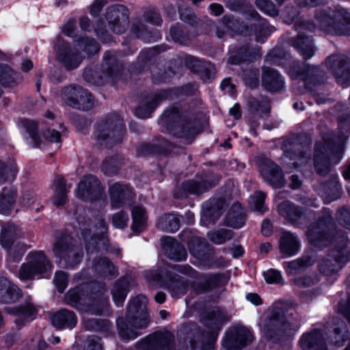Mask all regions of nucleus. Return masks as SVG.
I'll return each instance as SVG.
<instances>
[{"instance_id": "1", "label": "nucleus", "mask_w": 350, "mask_h": 350, "mask_svg": "<svg viewBox=\"0 0 350 350\" xmlns=\"http://www.w3.org/2000/svg\"><path fill=\"white\" fill-rule=\"evenodd\" d=\"M306 234L314 247L323 248L334 245L329 258L322 259L319 263V271L323 274L334 275L350 260V241L345 231L334 226L329 211H325L317 223L309 227Z\"/></svg>"}, {"instance_id": "2", "label": "nucleus", "mask_w": 350, "mask_h": 350, "mask_svg": "<svg viewBox=\"0 0 350 350\" xmlns=\"http://www.w3.org/2000/svg\"><path fill=\"white\" fill-rule=\"evenodd\" d=\"M105 291L104 284L92 283L69 290L64 301L81 312L100 315L109 305L108 298L104 296Z\"/></svg>"}, {"instance_id": "3", "label": "nucleus", "mask_w": 350, "mask_h": 350, "mask_svg": "<svg viewBox=\"0 0 350 350\" xmlns=\"http://www.w3.org/2000/svg\"><path fill=\"white\" fill-rule=\"evenodd\" d=\"M295 28L299 34L290 40L291 44L306 60L311 58L315 53L312 37L306 35L308 31L318 29L325 34L350 36V23H295Z\"/></svg>"}, {"instance_id": "4", "label": "nucleus", "mask_w": 350, "mask_h": 350, "mask_svg": "<svg viewBox=\"0 0 350 350\" xmlns=\"http://www.w3.org/2000/svg\"><path fill=\"white\" fill-rule=\"evenodd\" d=\"M159 124L174 137L191 144L198 133L196 115L191 112L181 113L176 106L167 108L162 113Z\"/></svg>"}, {"instance_id": "5", "label": "nucleus", "mask_w": 350, "mask_h": 350, "mask_svg": "<svg viewBox=\"0 0 350 350\" xmlns=\"http://www.w3.org/2000/svg\"><path fill=\"white\" fill-rule=\"evenodd\" d=\"M261 331L269 339L295 332L300 327L299 319L291 323L287 321L282 308L273 306L258 323Z\"/></svg>"}, {"instance_id": "6", "label": "nucleus", "mask_w": 350, "mask_h": 350, "mask_svg": "<svg viewBox=\"0 0 350 350\" xmlns=\"http://www.w3.org/2000/svg\"><path fill=\"white\" fill-rule=\"evenodd\" d=\"M344 152L345 146L342 144L332 145L326 140L316 142L313 162L317 174L321 176H325L332 173V167L329 154L332 155L334 163L338 164L341 161Z\"/></svg>"}, {"instance_id": "7", "label": "nucleus", "mask_w": 350, "mask_h": 350, "mask_svg": "<svg viewBox=\"0 0 350 350\" xmlns=\"http://www.w3.org/2000/svg\"><path fill=\"white\" fill-rule=\"evenodd\" d=\"M56 262L64 268H73L81 263L83 257V248L68 234L57 237L53 245Z\"/></svg>"}, {"instance_id": "8", "label": "nucleus", "mask_w": 350, "mask_h": 350, "mask_svg": "<svg viewBox=\"0 0 350 350\" xmlns=\"http://www.w3.org/2000/svg\"><path fill=\"white\" fill-rule=\"evenodd\" d=\"M125 131L122 118L118 115H112L98 124L95 139L100 146L112 148L122 142Z\"/></svg>"}, {"instance_id": "9", "label": "nucleus", "mask_w": 350, "mask_h": 350, "mask_svg": "<svg viewBox=\"0 0 350 350\" xmlns=\"http://www.w3.org/2000/svg\"><path fill=\"white\" fill-rule=\"evenodd\" d=\"M123 69L122 64L116 58L115 55L107 52L104 55L102 74L97 69L86 68L83 71L84 79L93 85H101L108 78L115 79Z\"/></svg>"}, {"instance_id": "10", "label": "nucleus", "mask_w": 350, "mask_h": 350, "mask_svg": "<svg viewBox=\"0 0 350 350\" xmlns=\"http://www.w3.org/2000/svg\"><path fill=\"white\" fill-rule=\"evenodd\" d=\"M51 267L42 251H33L27 256L26 262L21 265L18 277L21 280H31L36 275L46 273Z\"/></svg>"}, {"instance_id": "11", "label": "nucleus", "mask_w": 350, "mask_h": 350, "mask_svg": "<svg viewBox=\"0 0 350 350\" xmlns=\"http://www.w3.org/2000/svg\"><path fill=\"white\" fill-rule=\"evenodd\" d=\"M288 74L293 79L301 78L306 88L311 92L321 85L325 79V73L319 67L312 65L301 66L295 62L289 66Z\"/></svg>"}, {"instance_id": "12", "label": "nucleus", "mask_w": 350, "mask_h": 350, "mask_svg": "<svg viewBox=\"0 0 350 350\" xmlns=\"http://www.w3.org/2000/svg\"><path fill=\"white\" fill-rule=\"evenodd\" d=\"M103 189L99 179L92 174H88L83 176L78 183L76 196L82 200L92 201L100 198Z\"/></svg>"}, {"instance_id": "13", "label": "nucleus", "mask_w": 350, "mask_h": 350, "mask_svg": "<svg viewBox=\"0 0 350 350\" xmlns=\"http://www.w3.org/2000/svg\"><path fill=\"white\" fill-rule=\"evenodd\" d=\"M57 48V58L68 70H71L79 67L82 62L77 49H72L70 44L57 38L55 41Z\"/></svg>"}, {"instance_id": "14", "label": "nucleus", "mask_w": 350, "mask_h": 350, "mask_svg": "<svg viewBox=\"0 0 350 350\" xmlns=\"http://www.w3.org/2000/svg\"><path fill=\"white\" fill-rule=\"evenodd\" d=\"M252 341L251 332L245 327L238 326L229 329L223 340V347L227 350H239Z\"/></svg>"}, {"instance_id": "15", "label": "nucleus", "mask_w": 350, "mask_h": 350, "mask_svg": "<svg viewBox=\"0 0 350 350\" xmlns=\"http://www.w3.org/2000/svg\"><path fill=\"white\" fill-rule=\"evenodd\" d=\"M147 303L145 296L139 295L133 298L127 306L126 319L139 322V327H147L150 323Z\"/></svg>"}, {"instance_id": "16", "label": "nucleus", "mask_w": 350, "mask_h": 350, "mask_svg": "<svg viewBox=\"0 0 350 350\" xmlns=\"http://www.w3.org/2000/svg\"><path fill=\"white\" fill-rule=\"evenodd\" d=\"M325 66L338 83L345 84L350 80V63L342 54H333L325 60Z\"/></svg>"}, {"instance_id": "17", "label": "nucleus", "mask_w": 350, "mask_h": 350, "mask_svg": "<svg viewBox=\"0 0 350 350\" xmlns=\"http://www.w3.org/2000/svg\"><path fill=\"white\" fill-rule=\"evenodd\" d=\"M264 180L273 187L281 188L284 185V176L280 167L268 158H262L259 164Z\"/></svg>"}, {"instance_id": "18", "label": "nucleus", "mask_w": 350, "mask_h": 350, "mask_svg": "<svg viewBox=\"0 0 350 350\" xmlns=\"http://www.w3.org/2000/svg\"><path fill=\"white\" fill-rule=\"evenodd\" d=\"M109 194L113 208L130 206L133 200V193L127 185L114 183L109 187Z\"/></svg>"}, {"instance_id": "19", "label": "nucleus", "mask_w": 350, "mask_h": 350, "mask_svg": "<svg viewBox=\"0 0 350 350\" xmlns=\"http://www.w3.org/2000/svg\"><path fill=\"white\" fill-rule=\"evenodd\" d=\"M169 96L168 92L162 90L146 96L135 109V115L142 119L148 118L156 107Z\"/></svg>"}, {"instance_id": "20", "label": "nucleus", "mask_w": 350, "mask_h": 350, "mask_svg": "<svg viewBox=\"0 0 350 350\" xmlns=\"http://www.w3.org/2000/svg\"><path fill=\"white\" fill-rule=\"evenodd\" d=\"M167 279L164 281V288H166L174 299H178L185 295L191 287L190 282L182 276L165 271Z\"/></svg>"}, {"instance_id": "21", "label": "nucleus", "mask_w": 350, "mask_h": 350, "mask_svg": "<svg viewBox=\"0 0 350 350\" xmlns=\"http://www.w3.org/2000/svg\"><path fill=\"white\" fill-rule=\"evenodd\" d=\"M212 187L206 180H189L182 183L174 191V197L177 199L187 198L189 195H199Z\"/></svg>"}, {"instance_id": "22", "label": "nucleus", "mask_w": 350, "mask_h": 350, "mask_svg": "<svg viewBox=\"0 0 350 350\" xmlns=\"http://www.w3.org/2000/svg\"><path fill=\"white\" fill-rule=\"evenodd\" d=\"M299 345L301 350H328L323 334L318 329L304 333Z\"/></svg>"}, {"instance_id": "23", "label": "nucleus", "mask_w": 350, "mask_h": 350, "mask_svg": "<svg viewBox=\"0 0 350 350\" xmlns=\"http://www.w3.org/2000/svg\"><path fill=\"white\" fill-rule=\"evenodd\" d=\"M319 193L325 198L327 203H330L340 198L342 187L339 183L338 175L336 172L331 173L328 180L321 183Z\"/></svg>"}, {"instance_id": "24", "label": "nucleus", "mask_w": 350, "mask_h": 350, "mask_svg": "<svg viewBox=\"0 0 350 350\" xmlns=\"http://www.w3.org/2000/svg\"><path fill=\"white\" fill-rule=\"evenodd\" d=\"M239 31V33L242 36L254 35L256 42H264L275 31V27L269 23H245L241 25V29Z\"/></svg>"}, {"instance_id": "25", "label": "nucleus", "mask_w": 350, "mask_h": 350, "mask_svg": "<svg viewBox=\"0 0 350 350\" xmlns=\"http://www.w3.org/2000/svg\"><path fill=\"white\" fill-rule=\"evenodd\" d=\"M261 83L263 88L271 92H279L285 85L283 77L276 70L265 66L262 68Z\"/></svg>"}, {"instance_id": "26", "label": "nucleus", "mask_w": 350, "mask_h": 350, "mask_svg": "<svg viewBox=\"0 0 350 350\" xmlns=\"http://www.w3.org/2000/svg\"><path fill=\"white\" fill-rule=\"evenodd\" d=\"M23 297V292L15 284L5 277H0V303L13 304Z\"/></svg>"}, {"instance_id": "27", "label": "nucleus", "mask_w": 350, "mask_h": 350, "mask_svg": "<svg viewBox=\"0 0 350 350\" xmlns=\"http://www.w3.org/2000/svg\"><path fill=\"white\" fill-rule=\"evenodd\" d=\"M116 323L118 335L124 340L135 339L142 334L141 330L146 328L139 327V322L126 319V317L118 318Z\"/></svg>"}, {"instance_id": "28", "label": "nucleus", "mask_w": 350, "mask_h": 350, "mask_svg": "<svg viewBox=\"0 0 350 350\" xmlns=\"http://www.w3.org/2000/svg\"><path fill=\"white\" fill-rule=\"evenodd\" d=\"M328 326L333 329L329 336L330 342L337 347H342L349 338V330L346 323L338 317H332Z\"/></svg>"}, {"instance_id": "29", "label": "nucleus", "mask_w": 350, "mask_h": 350, "mask_svg": "<svg viewBox=\"0 0 350 350\" xmlns=\"http://www.w3.org/2000/svg\"><path fill=\"white\" fill-rule=\"evenodd\" d=\"M161 244L165 255L175 261L185 260L187 257L186 249L171 237L161 238Z\"/></svg>"}, {"instance_id": "30", "label": "nucleus", "mask_w": 350, "mask_h": 350, "mask_svg": "<svg viewBox=\"0 0 350 350\" xmlns=\"http://www.w3.org/2000/svg\"><path fill=\"white\" fill-rule=\"evenodd\" d=\"M261 48L258 46L251 48L248 44H243L232 52L228 58L231 64H239L242 62L252 61L256 57L261 56Z\"/></svg>"}, {"instance_id": "31", "label": "nucleus", "mask_w": 350, "mask_h": 350, "mask_svg": "<svg viewBox=\"0 0 350 350\" xmlns=\"http://www.w3.org/2000/svg\"><path fill=\"white\" fill-rule=\"evenodd\" d=\"M52 324L58 329H72L77 323L75 312L66 308L61 309L51 316Z\"/></svg>"}, {"instance_id": "32", "label": "nucleus", "mask_w": 350, "mask_h": 350, "mask_svg": "<svg viewBox=\"0 0 350 350\" xmlns=\"http://www.w3.org/2000/svg\"><path fill=\"white\" fill-rule=\"evenodd\" d=\"M92 269L96 275L102 278L116 277L118 275L117 268L107 257L95 258L92 262Z\"/></svg>"}, {"instance_id": "33", "label": "nucleus", "mask_w": 350, "mask_h": 350, "mask_svg": "<svg viewBox=\"0 0 350 350\" xmlns=\"http://www.w3.org/2000/svg\"><path fill=\"white\" fill-rule=\"evenodd\" d=\"M279 214L293 224H297L303 216L301 208L294 203L285 200L278 206Z\"/></svg>"}, {"instance_id": "34", "label": "nucleus", "mask_w": 350, "mask_h": 350, "mask_svg": "<svg viewBox=\"0 0 350 350\" xmlns=\"http://www.w3.org/2000/svg\"><path fill=\"white\" fill-rule=\"evenodd\" d=\"M17 199V190L13 187H5L0 192V213L9 215Z\"/></svg>"}, {"instance_id": "35", "label": "nucleus", "mask_w": 350, "mask_h": 350, "mask_svg": "<svg viewBox=\"0 0 350 350\" xmlns=\"http://www.w3.org/2000/svg\"><path fill=\"white\" fill-rule=\"evenodd\" d=\"M188 247L191 254L200 260H205L211 254L206 239L199 237H192L188 241Z\"/></svg>"}, {"instance_id": "36", "label": "nucleus", "mask_w": 350, "mask_h": 350, "mask_svg": "<svg viewBox=\"0 0 350 350\" xmlns=\"http://www.w3.org/2000/svg\"><path fill=\"white\" fill-rule=\"evenodd\" d=\"M300 242L297 237L290 232H284L280 241V250L287 256L295 255L299 250Z\"/></svg>"}, {"instance_id": "37", "label": "nucleus", "mask_w": 350, "mask_h": 350, "mask_svg": "<svg viewBox=\"0 0 350 350\" xmlns=\"http://www.w3.org/2000/svg\"><path fill=\"white\" fill-rule=\"evenodd\" d=\"M315 262L316 258L314 255H305L295 260L285 262L284 268L288 275H293L312 266Z\"/></svg>"}, {"instance_id": "38", "label": "nucleus", "mask_w": 350, "mask_h": 350, "mask_svg": "<svg viewBox=\"0 0 350 350\" xmlns=\"http://www.w3.org/2000/svg\"><path fill=\"white\" fill-rule=\"evenodd\" d=\"M130 279L123 277L116 281L111 289V295L114 303L118 307H121L129 291Z\"/></svg>"}, {"instance_id": "39", "label": "nucleus", "mask_w": 350, "mask_h": 350, "mask_svg": "<svg viewBox=\"0 0 350 350\" xmlns=\"http://www.w3.org/2000/svg\"><path fill=\"white\" fill-rule=\"evenodd\" d=\"M129 19V9L121 4H116L107 8L102 18L107 22H126Z\"/></svg>"}, {"instance_id": "40", "label": "nucleus", "mask_w": 350, "mask_h": 350, "mask_svg": "<svg viewBox=\"0 0 350 350\" xmlns=\"http://www.w3.org/2000/svg\"><path fill=\"white\" fill-rule=\"evenodd\" d=\"M226 5L232 11H241L243 7H245L243 11L245 19L254 21L260 20L259 14L252 5H247V0H228Z\"/></svg>"}, {"instance_id": "41", "label": "nucleus", "mask_w": 350, "mask_h": 350, "mask_svg": "<svg viewBox=\"0 0 350 350\" xmlns=\"http://www.w3.org/2000/svg\"><path fill=\"white\" fill-rule=\"evenodd\" d=\"M20 237V230L14 224L7 222L2 226L0 241L3 247H10Z\"/></svg>"}, {"instance_id": "42", "label": "nucleus", "mask_w": 350, "mask_h": 350, "mask_svg": "<svg viewBox=\"0 0 350 350\" xmlns=\"http://www.w3.org/2000/svg\"><path fill=\"white\" fill-rule=\"evenodd\" d=\"M317 19L319 22H328L329 21L350 22V12L342 8H338L335 12L331 9L323 10L317 14Z\"/></svg>"}, {"instance_id": "43", "label": "nucleus", "mask_w": 350, "mask_h": 350, "mask_svg": "<svg viewBox=\"0 0 350 350\" xmlns=\"http://www.w3.org/2000/svg\"><path fill=\"white\" fill-rule=\"evenodd\" d=\"M226 222L228 226L234 228H241L245 222V215L240 203L232 204L226 216Z\"/></svg>"}, {"instance_id": "44", "label": "nucleus", "mask_w": 350, "mask_h": 350, "mask_svg": "<svg viewBox=\"0 0 350 350\" xmlns=\"http://www.w3.org/2000/svg\"><path fill=\"white\" fill-rule=\"evenodd\" d=\"M54 197L53 204L56 206L64 205L66 202L67 193L69 192L70 186L66 187V180L62 176H57L54 180Z\"/></svg>"}, {"instance_id": "45", "label": "nucleus", "mask_w": 350, "mask_h": 350, "mask_svg": "<svg viewBox=\"0 0 350 350\" xmlns=\"http://www.w3.org/2000/svg\"><path fill=\"white\" fill-rule=\"evenodd\" d=\"M159 229L166 232H175L180 228V220L173 214H164L157 221Z\"/></svg>"}, {"instance_id": "46", "label": "nucleus", "mask_w": 350, "mask_h": 350, "mask_svg": "<svg viewBox=\"0 0 350 350\" xmlns=\"http://www.w3.org/2000/svg\"><path fill=\"white\" fill-rule=\"evenodd\" d=\"M215 31V34L218 38H223L225 36H234L235 35H241L239 33L241 29V25L245 23H211Z\"/></svg>"}, {"instance_id": "47", "label": "nucleus", "mask_w": 350, "mask_h": 350, "mask_svg": "<svg viewBox=\"0 0 350 350\" xmlns=\"http://www.w3.org/2000/svg\"><path fill=\"white\" fill-rule=\"evenodd\" d=\"M247 105L254 116L259 113L262 118L269 116L270 107L268 100L265 98L260 100L256 98L250 97L248 99Z\"/></svg>"}, {"instance_id": "48", "label": "nucleus", "mask_w": 350, "mask_h": 350, "mask_svg": "<svg viewBox=\"0 0 350 350\" xmlns=\"http://www.w3.org/2000/svg\"><path fill=\"white\" fill-rule=\"evenodd\" d=\"M83 325L90 331L100 332L105 334H109L111 329V324L109 321L94 318L84 319Z\"/></svg>"}, {"instance_id": "49", "label": "nucleus", "mask_w": 350, "mask_h": 350, "mask_svg": "<svg viewBox=\"0 0 350 350\" xmlns=\"http://www.w3.org/2000/svg\"><path fill=\"white\" fill-rule=\"evenodd\" d=\"M132 230L137 232H142L145 228L147 219L145 208L141 206H134L132 209Z\"/></svg>"}, {"instance_id": "50", "label": "nucleus", "mask_w": 350, "mask_h": 350, "mask_svg": "<svg viewBox=\"0 0 350 350\" xmlns=\"http://www.w3.org/2000/svg\"><path fill=\"white\" fill-rule=\"evenodd\" d=\"M17 172L16 163L13 161L7 163L0 161V183L13 181Z\"/></svg>"}, {"instance_id": "51", "label": "nucleus", "mask_w": 350, "mask_h": 350, "mask_svg": "<svg viewBox=\"0 0 350 350\" xmlns=\"http://www.w3.org/2000/svg\"><path fill=\"white\" fill-rule=\"evenodd\" d=\"M123 160L120 155L107 157L103 162L102 171L109 175L116 174L122 165Z\"/></svg>"}, {"instance_id": "52", "label": "nucleus", "mask_w": 350, "mask_h": 350, "mask_svg": "<svg viewBox=\"0 0 350 350\" xmlns=\"http://www.w3.org/2000/svg\"><path fill=\"white\" fill-rule=\"evenodd\" d=\"M105 23H80V27L83 31H91L94 29L95 34L104 42H108L111 40V36L106 30Z\"/></svg>"}, {"instance_id": "53", "label": "nucleus", "mask_w": 350, "mask_h": 350, "mask_svg": "<svg viewBox=\"0 0 350 350\" xmlns=\"http://www.w3.org/2000/svg\"><path fill=\"white\" fill-rule=\"evenodd\" d=\"M224 204V202L222 199H217L206 203L203 206L204 216L213 220L218 219L221 215Z\"/></svg>"}, {"instance_id": "54", "label": "nucleus", "mask_w": 350, "mask_h": 350, "mask_svg": "<svg viewBox=\"0 0 350 350\" xmlns=\"http://www.w3.org/2000/svg\"><path fill=\"white\" fill-rule=\"evenodd\" d=\"M80 96L77 100L71 102V107L79 110H89L94 105V100L92 94L85 89L81 88Z\"/></svg>"}, {"instance_id": "55", "label": "nucleus", "mask_w": 350, "mask_h": 350, "mask_svg": "<svg viewBox=\"0 0 350 350\" xmlns=\"http://www.w3.org/2000/svg\"><path fill=\"white\" fill-rule=\"evenodd\" d=\"M295 150L297 152L292 153L291 151H287V156L291 158V160H294L293 164L295 167H300L306 165L310 159V154L307 150L306 146H302L301 149L299 148V146L295 148Z\"/></svg>"}, {"instance_id": "56", "label": "nucleus", "mask_w": 350, "mask_h": 350, "mask_svg": "<svg viewBox=\"0 0 350 350\" xmlns=\"http://www.w3.org/2000/svg\"><path fill=\"white\" fill-rule=\"evenodd\" d=\"M208 239L215 244L221 245L230 240L234 236V232L230 229H218L208 232Z\"/></svg>"}, {"instance_id": "57", "label": "nucleus", "mask_w": 350, "mask_h": 350, "mask_svg": "<svg viewBox=\"0 0 350 350\" xmlns=\"http://www.w3.org/2000/svg\"><path fill=\"white\" fill-rule=\"evenodd\" d=\"M78 47L88 55L97 53L100 49L98 44L93 38L80 37L77 40Z\"/></svg>"}, {"instance_id": "58", "label": "nucleus", "mask_w": 350, "mask_h": 350, "mask_svg": "<svg viewBox=\"0 0 350 350\" xmlns=\"http://www.w3.org/2000/svg\"><path fill=\"white\" fill-rule=\"evenodd\" d=\"M81 87L78 85H70L64 87L61 92V97L62 100L70 107L72 100H77L80 96Z\"/></svg>"}, {"instance_id": "59", "label": "nucleus", "mask_w": 350, "mask_h": 350, "mask_svg": "<svg viewBox=\"0 0 350 350\" xmlns=\"http://www.w3.org/2000/svg\"><path fill=\"white\" fill-rule=\"evenodd\" d=\"M22 124L26 131L29 133L33 147L38 146L41 143V139L37 133V123L33 120L26 119L22 121Z\"/></svg>"}, {"instance_id": "60", "label": "nucleus", "mask_w": 350, "mask_h": 350, "mask_svg": "<svg viewBox=\"0 0 350 350\" xmlns=\"http://www.w3.org/2000/svg\"><path fill=\"white\" fill-rule=\"evenodd\" d=\"M9 249V259L12 262H18L21 260L27 249L29 247L24 243H14L10 247H5Z\"/></svg>"}, {"instance_id": "61", "label": "nucleus", "mask_w": 350, "mask_h": 350, "mask_svg": "<svg viewBox=\"0 0 350 350\" xmlns=\"http://www.w3.org/2000/svg\"><path fill=\"white\" fill-rule=\"evenodd\" d=\"M131 31L138 38L144 42H150L154 38L152 32L147 29L144 23H133Z\"/></svg>"}, {"instance_id": "62", "label": "nucleus", "mask_w": 350, "mask_h": 350, "mask_svg": "<svg viewBox=\"0 0 350 350\" xmlns=\"http://www.w3.org/2000/svg\"><path fill=\"white\" fill-rule=\"evenodd\" d=\"M165 271H170L167 269L151 271L146 274V278L152 285H159L164 287V281L167 279Z\"/></svg>"}, {"instance_id": "63", "label": "nucleus", "mask_w": 350, "mask_h": 350, "mask_svg": "<svg viewBox=\"0 0 350 350\" xmlns=\"http://www.w3.org/2000/svg\"><path fill=\"white\" fill-rule=\"evenodd\" d=\"M256 6L262 12L270 16H275L279 10L271 0H255Z\"/></svg>"}, {"instance_id": "64", "label": "nucleus", "mask_w": 350, "mask_h": 350, "mask_svg": "<svg viewBox=\"0 0 350 350\" xmlns=\"http://www.w3.org/2000/svg\"><path fill=\"white\" fill-rule=\"evenodd\" d=\"M336 218L342 226L350 229V207L344 206L339 208L336 212Z\"/></svg>"}]
</instances>
